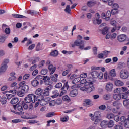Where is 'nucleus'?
Instances as JSON below:
<instances>
[{"mask_svg":"<svg viewBox=\"0 0 129 129\" xmlns=\"http://www.w3.org/2000/svg\"><path fill=\"white\" fill-rule=\"evenodd\" d=\"M24 101L26 103H31V102L35 103L36 102V95L33 94L28 95L25 98Z\"/></svg>","mask_w":129,"mask_h":129,"instance_id":"nucleus-1","label":"nucleus"},{"mask_svg":"<svg viewBox=\"0 0 129 129\" xmlns=\"http://www.w3.org/2000/svg\"><path fill=\"white\" fill-rule=\"evenodd\" d=\"M119 77L121 79L125 80L128 79L129 78V71L125 69H122L120 71Z\"/></svg>","mask_w":129,"mask_h":129,"instance_id":"nucleus-2","label":"nucleus"},{"mask_svg":"<svg viewBox=\"0 0 129 129\" xmlns=\"http://www.w3.org/2000/svg\"><path fill=\"white\" fill-rule=\"evenodd\" d=\"M91 75L93 78H99V79H103V73H99L98 72L95 71L91 73Z\"/></svg>","mask_w":129,"mask_h":129,"instance_id":"nucleus-3","label":"nucleus"},{"mask_svg":"<svg viewBox=\"0 0 129 129\" xmlns=\"http://www.w3.org/2000/svg\"><path fill=\"white\" fill-rule=\"evenodd\" d=\"M126 39H127V37L125 34H120L117 36V40L120 43H123V42H125V41H126Z\"/></svg>","mask_w":129,"mask_h":129,"instance_id":"nucleus-4","label":"nucleus"},{"mask_svg":"<svg viewBox=\"0 0 129 129\" xmlns=\"http://www.w3.org/2000/svg\"><path fill=\"white\" fill-rule=\"evenodd\" d=\"M116 77V72H115V69H113L110 71L108 78L110 80H113V77Z\"/></svg>","mask_w":129,"mask_h":129,"instance_id":"nucleus-5","label":"nucleus"},{"mask_svg":"<svg viewBox=\"0 0 129 129\" xmlns=\"http://www.w3.org/2000/svg\"><path fill=\"white\" fill-rule=\"evenodd\" d=\"M84 44V41L81 40L77 39L75 41L74 43L71 44V46L72 48H74L75 46H80V45H83Z\"/></svg>","mask_w":129,"mask_h":129,"instance_id":"nucleus-6","label":"nucleus"},{"mask_svg":"<svg viewBox=\"0 0 129 129\" xmlns=\"http://www.w3.org/2000/svg\"><path fill=\"white\" fill-rule=\"evenodd\" d=\"M69 95L71 97H76L78 95V90L77 89H73L70 91Z\"/></svg>","mask_w":129,"mask_h":129,"instance_id":"nucleus-7","label":"nucleus"},{"mask_svg":"<svg viewBox=\"0 0 129 129\" xmlns=\"http://www.w3.org/2000/svg\"><path fill=\"white\" fill-rule=\"evenodd\" d=\"M14 109L22 112L23 110V106L22 104H17V105L13 106Z\"/></svg>","mask_w":129,"mask_h":129,"instance_id":"nucleus-8","label":"nucleus"},{"mask_svg":"<svg viewBox=\"0 0 129 129\" xmlns=\"http://www.w3.org/2000/svg\"><path fill=\"white\" fill-rule=\"evenodd\" d=\"M7 69H8V65L2 64L0 67V75L5 73L7 71Z\"/></svg>","mask_w":129,"mask_h":129,"instance_id":"nucleus-9","label":"nucleus"},{"mask_svg":"<svg viewBox=\"0 0 129 129\" xmlns=\"http://www.w3.org/2000/svg\"><path fill=\"white\" fill-rule=\"evenodd\" d=\"M106 90L107 91H111L113 88V84L110 82H108L106 85Z\"/></svg>","mask_w":129,"mask_h":129,"instance_id":"nucleus-10","label":"nucleus"},{"mask_svg":"<svg viewBox=\"0 0 129 129\" xmlns=\"http://www.w3.org/2000/svg\"><path fill=\"white\" fill-rule=\"evenodd\" d=\"M94 89V86H93V84H92V82H91V83L88 85L86 91H87V93H90Z\"/></svg>","mask_w":129,"mask_h":129,"instance_id":"nucleus-11","label":"nucleus"},{"mask_svg":"<svg viewBox=\"0 0 129 129\" xmlns=\"http://www.w3.org/2000/svg\"><path fill=\"white\" fill-rule=\"evenodd\" d=\"M48 70H49L50 72V74H53V73H55V72L56 71V67H54V66L53 64H49L48 66Z\"/></svg>","mask_w":129,"mask_h":129,"instance_id":"nucleus-12","label":"nucleus"},{"mask_svg":"<svg viewBox=\"0 0 129 129\" xmlns=\"http://www.w3.org/2000/svg\"><path fill=\"white\" fill-rule=\"evenodd\" d=\"M101 117V113L99 111H97L94 113V116L91 118V120L94 121V118H99V117Z\"/></svg>","mask_w":129,"mask_h":129,"instance_id":"nucleus-13","label":"nucleus"},{"mask_svg":"<svg viewBox=\"0 0 129 129\" xmlns=\"http://www.w3.org/2000/svg\"><path fill=\"white\" fill-rule=\"evenodd\" d=\"M113 98L114 100H116L117 101L120 100L121 99V94L120 93L113 94Z\"/></svg>","mask_w":129,"mask_h":129,"instance_id":"nucleus-14","label":"nucleus"},{"mask_svg":"<svg viewBox=\"0 0 129 129\" xmlns=\"http://www.w3.org/2000/svg\"><path fill=\"white\" fill-rule=\"evenodd\" d=\"M50 79L53 81V82H55V83H56V82L58 81V74H55L53 75H51L50 76Z\"/></svg>","mask_w":129,"mask_h":129,"instance_id":"nucleus-15","label":"nucleus"},{"mask_svg":"<svg viewBox=\"0 0 129 129\" xmlns=\"http://www.w3.org/2000/svg\"><path fill=\"white\" fill-rule=\"evenodd\" d=\"M123 104L126 109H129V99L124 100L123 101Z\"/></svg>","mask_w":129,"mask_h":129,"instance_id":"nucleus-16","label":"nucleus"},{"mask_svg":"<svg viewBox=\"0 0 129 129\" xmlns=\"http://www.w3.org/2000/svg\"><path fill=\"white\" fill-rule=\"evenodd\" d=\"M108 55V51H104L103 53H100L98 55V58L99 59H103L104 56H107Z\"/></svg>","mask_w":129,"mask_h":129,"instance_id":"nucleus-17","label":"nucleus"},{"mask_svg":"<svg viewBox=\"0 0 129 129\" xmlns=\"http://www.w3.org/2000/svg\"><path fill=\"white\" fill-rule=\"evenodd\" d=\"M21 89L25 93L29 92V86L27 85H24L21 87Z\"/></svg>","mask_w":129,"mask_h":129,"instance_id":"nucleus-18","label":"nucleus"},{"mask_svg":"<svg viewBox=\"0 0 129 129\" xmlns=\"http://www.w3.org/2000/svg\"><path fill=\"white\" fill-rule=\"evenodd\" d=\"M52 93V95L51 97H52V98H56L58 97V96L60 95V94L59 93V91H58V90H53Z\"/></svg>","mask_w":129,"mask_h":129,"instance_id":"nucleus-19","label":"nucleus"},{"mask_svg":"<svg viewBox=\"0 0 129 129\" xmlns=\"http://www.w3.org/2000/svg\"><path fill=\"white\" fill-rule=\"evenodd\" d=\"M39 84H40V83L39 82V81L35 79V78L33 80H32L31 81V85L34 87H36V86H38V85H39Z\"/></svg>","mask_w":129,"mask_h":129,"instance_id":"nucleus-20","label":"nucleus"},{"mask_svg":"<svg viewBox=\"0 0 129 129\" xmlns=\"http://www.w3.org/2000/svg\"><path fill=\"white\" fill-rule=\"evenodd\" d=\"M44 47L43 46V44H41V43L39 42L36 47V51H41L43 50Z\"/></svg>","mask_w":129,"mask_h":129,"instance_id":"nucleus-21","label":"nucleus"},{"mask_svg":"<svg viewBox=\"0 0 129 129\" xmlns=\"http://www.w3.org/2000/svg\"><path fill=\"white\" fill-rule=\"evenodd\" d=\"M80 83L81 84H84L86 86H87V85H89V84H91V82H87L86 79H83L80 81Z\"/></svg>","mask_w":129,"mask_h":129,"instance_id":"nucleus-22","label":"nucleus"},{"mask_svg":"<svg viewBox=\"0 0 129 129\" xmlns=\"http://www.w3.org/2000/svg\"><path fill=\"white\" fill-rule=\"evenodd\" d=\"M87 5L88 7L91 8V7H93V6H95V5H96V2L94 1H90L87 2Z\"/></svg>","mask_w":129,"mask_h":129,"instance_id":"nucleus-23","label":"nucleus"},{"mask_svg":"<svg viewBox=\"0 0 129 129\" xmlns=\"http://www.w3.org/2000/svg\"><path fill=\"white\" fill-rule=\"evenodd\" d=\"M113 106L116 107L117 109H119L120 108V106H121V103L114 101L113 102Z\"/></svg>","mask_w":129,"mask_h":129,"instance_id":"nucleus-24","label":"nucleus"},{"mask_svg":"<svg viewBox=\"0 0 129 129\" xmlns=\"http://www.w3.org/2000/svg\"><path fill=\"white\" fill-rule=\"evenodd\" d=\"M19 102V98L18 97H14L12 98L10 101L11 104H16Z\"/></svg>","mask_w":129,"mask_h":129,"instance_id":"nucleus-25","label":"nucleus"},{"mask_svg":"<svg viewBox=\"0 0 129 129\" xmlns=\"http://www.w3.org/2000/svg\"><path fill=\"white\" fill-rule=\"evenodd\" d=\"M25 93H24L22 89L19 90L17 92V95H18V96H19V97H23V96H24Z\"/></svg>","mask_w":129,"mask_h":129,"instance_id":"nucleus-26","label":"nucleus"},{"mask_svg":"<svg viewBox=\"0 0 129 129\" xmlns=\"http://www.w3.org/2000/svg\"><path fill=\"white\" fill-rule=\"evenodd\" d=\"M43 78H44V76H42L41 75H38L37 77H36L35 78V79L36 80H38L39 81V80H40V83L41 84H42V83H43V82H44V80H43Z\"/></svg>","mask_w":129,"mask_h":129,"instance_id":"nucleus-27","label":"nucleus"},{"mask_svg":"<svg viewBox=\"0 0 129 129\" xmlns=\"http://www.w3.org/2000/svg\"><path fill=\"white\" fill-rule=\"evenodd\" d=\"M43 99L44 97L42 95H39L37 96H35V101H38L39 102H40Z\"/></svg>","mask_w":129,"mask_h":129,"instance_id":"nucleus-28","label":"nucleus"},{"mask_svg":"<svg viewBox=\"0 0 129 129\" xmlns=\"http://www.w3.org/2000/svg\"><path fill=\"white\" fill-rule=\"evenodd\" d=\"M115 84L116 85V86H123L124 83H123V82L119 80H117L115 82Z\"/></svg>","mask_w":129,"mask_h":129,"instance_id":"nucleus-29","label":"nucleus"},{"mask_svg":"<svg viewBox=\"0 0 129 129\" xmlns=\"http://www.w3.org/2000/svg\"><path fill=\"white\" fill-rule=\"evenodd\" d=\"M84 102L86 105H92L93 104V102H92V101L89 99H85Z\"/></svg>","mask_w":129,"mask_h":129,"instance_id":"nucleus-30","label":"nucleus"},{"mask_svg":"<svg viewBox=\"0 0 129 129\" xmlns=\"http://www.w3.org/2000/svg\"><path fill=\"white\" fill-rule=\"evenodd\" d=\"M12 16L14 18H19V19H24V18H26V16L20 14H13Z\"/></svg>","mask_w":129,"mask_h":129,"instance_id":"nucleus-31","label":"nucleus"},{"mask_svg":"<svg viewBox=\"0 0 129 129\" xmlns=\"http://www.w3.org/2000/svg\"><path fill=\"white\" fill-rule=\"evenodd\" d=\"M20 87H15L14 90H11L9 91V93H12V94H17V89H20Z\"/></svg>","mask_w":129,"mask_h":129,"instance_id":"nucleus-32","label":"nucleus"},{"mask_svg":"<svg viewBox=\"0 0 129 129\" xmlns=\"http://www.w3.org/2000/svg\"><path fill=\"white\" fill-rule=\"evenodd\" d=\"M41 95L43 97H45V96H49V91L45 90V89L44 90H42V92L41 93Z\"/></svg>","mask_w":129,"mask_h":129,"instance_id":"nucleus-33","label":"nucleus"},{"mask_svg":"<svg viewBox=\"0 0 129 129\" xmlns=\"http://www.w3.org/2000/svg\"><path fill=\"white\" fill-rule=\"evenodd\" d=\"M106 16L107 18H106V21H109L110 19V17H111V11H110V10L107 11Z\"/></svg>","mask_w":129,"mask_h":129,"instance_id":"nucleus-34","label":"nucleus"},{"mask_svg":"<svg viewBox=\"0 0 129 129\" xmlns=\"http://www.w3.org/2000/svg\"><path fill=\"white\" fill-rule=\"evenodd\" d=\"M50 55L52 57H57L58 56V50H54L50 53Z\"/></svg>","mask_w":129,"mask_h":129,"instance_id":"nucleus-35","label":"nucleus"},{"mask_svg":"<svg viewBox=\"0 0 129 129\" xmlns=\"http://www.w3.org/2000/svg\"><path fill=\"white\" fill-rule=\"evenodd\" d=\"M39 59L38 57H32L31 58L28 59L29 62H32V64H35L37 62V60Z\"/></svg>","mask_w":129,"mask_h":129,"instance_id":"nucleus-36","label":"nucleus"},{"mask_svg":"<svg viewBox=\"0 0 129 129\" xmlns=\"http://www.w3.org/2000/svg\"><path fill=\"white\" fill-rule=\"evenodd\" d=\"M62 100H63V101H66L68 102H70V101H71L70 98H69V97L67 95H65L62 97Z\"/></svg>","mask_w":129,"mask_h":129,"instance_id":"nucleus-37","label":"nucleus"},{"mask_svg":"<svg viewBox=\"0 0 129 129\" xmlns=\"http://www.w3.org/2000/svg\"><path fill=\"white\" fill-rule=\"evenodd\" d=\"M120 121H121V122H124V125L125 127V125L126 124V122H127V118L125 116H122L120 118Z\"/></svg>","mask_w":129,"mask_h":129,"instance_id":"nucleus-38","label":"nucleus"},{"mask_svg":"<svg viewBox=\"0 0 129 129\" xmlns=\"http://www.w3.org/2000/svg\"><path fill=\"white\" fill-rule=\"evenodd\" d=\"M10 75L11 77L9 78V79H8L9 81H13V80H15L17 78V77H16V76H14V75H15V73H11Z\"/></svg>","mask_w":129,"mask_h":129,"instance_id":"nucleus-39","label":"nucleus"},{"mask_svg":"<svg viewBox=\"0 0 129 129\" xmlns=\"http://www.w3.org/2000/svg\"><path fill=\"white\" fill-rule=\"evenodd\" d=\"M0 101L3 105L6 104L7 103V98L5 96L2 97Z\"/></svg>","mask_w":129,"mask_h":129,"instance_id":"nucleus-40","label":"nucleus"},{"mask_svg":"<svg viewBox=\"0 0 129 129\" xmlns=\"http://www.w3.org/2000/svg\"><path fill=\"white\" fill-rule=\"evenodd\" d=\"M42 92H43V89L41 88H39L35 91V94H37V95H39V94H40L41 95H42Z\"/></svg>","mask_w":129,"mask_h":129,"instance_id":"nucleus-41","label":"nucleus"},{"mask_svg":"<svg viewBox=\"0 0 129 129\" xmlns=\"http://www.w3.org/2000/svg\"><path fill=\"white\" fill-rule=\"evenodd\" d=\"M64 11L66 13H67L68 14H70V12H71V9H70V5H68L64 9Z\"/></svg>","mask_w":129,"mask_h":129,"instance_id":"nucleus-42","label":"nucleus"},{"mask_svg":"<svg viewBox=\"0 0 129 129\" xmlns=\"http://www.w3.org/2000/svg\"><path fill=\"white\" fill-rule=\"evenodd\" d=\"M101 127L104 128L107 126V121L104 120L101 123Z\"/></svg>","mask_w":129,"mask_h":129,"instance_id":"nucleus-43","label":"nucleus"},{"mask_svg":"<svg viewBox=\"0 0 129 129\" xmlns=\"http://www.w3.org/2000/svg\"><path fill=\"white\" fill-rule=\"evenodd\" d=\"M108 124V127H112L113 125H114V122L113 120H110L108 122H107Z\"/></svg>","mask_w":129,"mask_h":129,"instance_id":"nucleus-44","label":"nucleus"},{"mask_svg":"<svg viewBox=\"0 0 129 129\" xmlns=\"http://www.w3.org/2000/svg\"><path fill=\"white\" fill-rule=\"evenodd\" d=\"M114 117V115L112 113H108L107 115V118L108 119H113Z\"/></svg>","mask_w":129,"mask_h":129,"instance_id":"nucleus-45","label":"nucleus"},{"mask_svg":"<svg viewBox=\"0 0 129 129\" xmlns=\"http://www.w3.org/2000/svg\"><path fill=\"white\" fill-rule=\"evenodd\" d=\"M80 80H81V78H80V77L75 78L74 79V80H73L72 84H75V83H77L78 82H79Z\"/></svg>","mask_w":129,"mask_h":129,"instance_id":"nucleus-46","label":"nucleus"},{"mask_svg":"<svg viewBox=\"0 0 129 129\" xmlns=\"http://www.w3.org/2000/svg\"><path fill=\"white\" fill-rule=\"evenodd\" d=\"M48 73V69H43L41 71V74L42 75H46Z\"/></svg>","mask_w":129,"mask_h":129,"instance_id":"nucleus-47","label":"nucleus"},{"mask_svg":"<svg viewBox=\"0 0 129 129\" xmlns=\"http://www.w3.org/2000/svg\"><path fill=\"white\" fill-rule=\"evenodd\" d=\"M21 104H22V107L24 109L27 110L29 108V106H28V104H27L26 103H25L24 102H22Z\"/></svg>","mask_w":129,"mask_h":129,"instance_id":"nucleus-48","label":"nucleus"},{"mask_svg":"<svg viewBox=\"0 0 129 129\" xmlns=\"http://www.w3.org/2000/svg\"><path fill=\"white\" fill-rule=\"evenodd\" d=\"M112 8L115 10H118V8H119V5L117 4V3H115L114 4H112Z\"/></svg>","mask_w":129,"mask_h":129,"instance_id":"nucleus-49","label":"nucleus"},{"mask_svg":"<svg viewBox=\"0 0 129 129\" xmlns=\"http://www.w3.org/2000/svg\"><path fill=\"white\" fill-rule=\"evenodd\" d=\"M28 13H29L30 15L33 16L34 15H36V14H38V12L35 10H29Z\"/></svg>","mask_w":129,"mask_h":129,"instance_id":"nucleus-50","label":"nucleus"},{"mask_svg":"<svg viewBox=\"0 0 129 129\" xmlns=\"http://www.w3.org/2000/svg\"><path fill=\"white\" fill-rule=\"evenodd\" d=\"M108 33V28L107 27H105L104 29L102 30V34L103 35H105Z\"/></svg>","mask_w":129,"mask_h":129,"instance_id":"nucleus-51","label":"nucleus"},{"mask_svg":"<svg viewBox=\"0 0 129 129\" xmlns=\"http://www.w3.org/2000/svg\"><path fill=\"white\" fill-rule=\"evenodd\" d=\"M62 88L66 90H68V89L69 88V85H68V82H67L66 83L64 84V85Z\"/></svg>","mask_w":129,"mask_h":129,"instance_id":"nucleus-52","label":"nucleus"},{"mask_svg":"<svg viewBox=\"0 0 129 129\" xmlns=\"http://www.w3.org/2000/svg\"><path fill=\"white\" fill-rule=\"evenodd\" d=\"M120 94H121V98L122 99H127V96H128L125 93H121Z\"/></svg>","mask_w":129,"mask_h":129,"instance_id":"nucleus-53","label":"nucleus"},{"mask_svg":"<svg viewBox=\"0 0 129 129\" xmlns=\"http://www.w3.org/2000/svg\"><path fill=\"white\" fill-rule=\"evenodd\" d=\"M45 63H46V61H45V60H42L38 65L39 68H42V67H43L44 65H45Z\"/></svg>","mask_w":129,"mask_h":129,"instance_id":"nucleus-54","label":"nucleus"},{"mask_svg":"<svg viewBox=\"0 0 129 129\" xmlns=\"http://www.w3.org/2000/svg\"><path fill=\"white\" fill-rule=\"evenodd\" d=\"M99 109H100V110H102L103 111H104V110H105V109H106V106L105 105H102L99 106Z\"/></svg>","mask_w":129,"mask_h":129,"instance_id":"nucleus-55","label":"nucleus"},{"mask_svg":"<svg viewBox=\"0 0 129 129\" xmlns=\"http://www.w3.org/2000/svg\"><path fill=\"white\" fill-rule=\"evenodd\" d=\"M104 99H105V100H108L110 98V95L109 94H106L103 96Z\"/></svg>","mask_w":129,"mask_h":129,"instance_id":"nucleus-56","label":"nucleus"},{"mask_svg":"<svg viewBox=\"0 0 129 129\" xmlns=\"http://www.w3.org/2000/svg\"><path fill=\"white\" fill-rule=\"evenodd\" d=\"M69 119V117H68V116H66L63 117H62L61 119V121H62V122H65L66 121H68V120Z\"/></svg>","mask_w":129,"mask_h":129,"instance_id":"nucleus-57","label":"nucleus"},{"mask_svg":"<svg viewBox=\"0 0 129 129\" xmlns=\"http://www.w3.org/2000/svg\"><path fill=\"white\" fill-rule=\"evenodd\" d=\"M118 68H124L125 67V63L124 62H120L118 66Z\"/></svg>","mask_w":129,"mask_h":129,"instance_id":"nucleus-58","label":"nucleus"},{"mask_svg":"<svg viewBox=\"0 0 129 129\" xmlns=\"http://www.w3.org/2000/svg\"><path fill=\"white\" fill-rule=\"evenodd\" d=\"M39 103L40 105L44 106V105H46V104H47V102H46V101H45V100L43 99V100H41V101L39 102Z\"/></svg>","mask_w":129,"mask_h":129,"instance_id":"nucleus-59","label":"nucleus"},{"mask_svg":"<svg viewBox=\"0 0 129 129\" xmlns=\"http://www.w3.org/2000/svg\"><path fill=\"white\" fill-rule=\"evenodd\" d=\"M53 85H49L48 87H47L45 89L47 91H48V92L53 89Z\"/></svg>","mask_w":129,"mask_h":129,"instance_id":"nucleus-60","label":"nucleus"},{"mask_svg":"<svg viewBox=\"0 0 129 129\" xmlns=\"http://www.w3.org/2000/svg\"><path fill=\"white\" fill-rule=\"evenodd\" d=\"M29 77H30V74H26L24 75L23 77V80H27V79H29Z\"/></svg>","mask_w":129,"mask_h":129,"instance_id":"nucleus-61","label":"nucleus"},{"mask_svg":"<svg viewBox=\"0 0 129 129\" xmlns=\"http://www.w3.org/2000/svg\"><path fill=\"white\" fill-rule=\"evenodd\" d=\"M62 86L63 85L61 83H58L55 85V88H61Z\"/></svg>","mask_w":129,"mask_h":129,"instance_id":"nucleus-62","label":"nucleus"},{"mask_svg":"<svg viewBox=\"0 0 129 129\" xmlns=\"http://www.w3.org/2000/svg\"><path fill=\"white\" fill-rule=\"evenodd\" d=\"M117 36V34L116 33H112L111 34V40H114L115 38H116V36Z\"/></svg>","mask_w":129,"mask_h":129,"instance_id":"nucleus-63","label":"nucleus"},{"mask_svg":"<svg viewBox=\"0 0 129 129\" xmlns=\"http://www.w3.org/2000/svg\"><path fill=\"white\" fill-rule=\"evenodd\" d=\"M125 127L126 128H128L129 127V115H128V118H127V122H126Z\"/></svg>","mask_w":129,"mask_h":129,"instance_id":"nucleus-64","label":"nucleus"}]
</instances>
